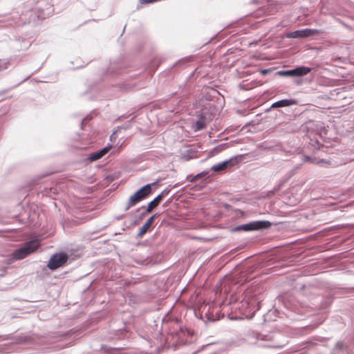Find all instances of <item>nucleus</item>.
I'll return each instance as SVG.
<instances>
[{
	"label": "nucleus",
	"instance_id": "32",
	"mask_svg": "<svg viewBox=\"0 0 354 354\" xmlns=\"http://www.w3.org/2000/svg\"><path fill=\"white\" fill-rule=\"evenodd\" d=\"M324 162V160L322 159L320 161H319L318 162Z\"/></svg>",
	"mask_w": 354,
	"mask_h": 354
},
{
	"label": "nucleus",
	"instance_id": "18",
	"mask_svg": "<svg viewBox=\"0 0 354 354\" xmlns=\"http://www.w3.org/2000/svg\"><path fill=\"white\" fill-rule=\"evenodd\" d=\"M302 29H300L288 32L286 37L287 38L302 39Z\"/></svg>",
	"mask_w": 354,
	"mask_h": 354
},
{
	"label": "nucleus",
	"instance_id": "11",
	"mask_svg": "<svg viewBox=\"0 0 354 354\" xmlns=\"http://www.w3.org/2000/svg\"><path fill=\"white\" fill-rule=\"evenodd\" d=\"M297 104L295 100L293 99H282L279 101H277L272 103L269 108V109L266 110V111H269L271 109H280L283 107H288Z\"/></svg>",
	"mask_w": 354,
	"mask_h": 354
},
{
	"label": "nucleus",
	"instance_id": "8",
	"mask_svg": "<svg viewBox=\"0 0 354 354\" xmlns=\"http://www.w3.org/2000/svg\"><path fill=\"white\" fill-rule=\"evenodd\" d=\"M68 259V256L65 252L54 254L49 259L47 267L50 270H55L64 266Z\"/></svg>",
	"mask_w": 354,
	"mask_h": 354
},
{
	"label": "nucleus",
	"instance_id": "4",
	"mask_svg": "<svg viewBox=\"0 0 354 354\" xmlns=\"http://www.w3.org/2000/svg\"><path fill=\"white\" fill-rule=\"evenodd\" d=\"M272 226L268 221H254L248 223L236 225L231 229V232H252L256 230H266Z\"/></svg>",
	"mask_w": 354,
	"mask_h": 354
},
{
	"label": "nucleus",
	"instance_id": "25",
	"mask_svg": "<svg viewBox=\"0 0 354 354\" xmlns=\"http://www.w3.org/2000/svg\"><path fill=\"white\" fill-rule=\"evenodd\" d=\"M8 63L3 60L0 59V71L7 68Z\"/></svg>",
	"mask_w": 354,
	"mask_h": 354
},
{
	"label": "nucleus",
	"instance_id": "3",
	"mask_svg": "<svg viewBox=\"0 0 354 354\" xmlns=\"http://www.w3.org/2000/svg\"><path fill=\"white\" fill-rule=\"evenodd\" d=\"M156 183H149L138 189L130 196L126 209H129L131 207L146 199L152 193V187L155 186Z\"/></svg>",
	"mask_w": 354,
	"mask_h": 354
},
{
	"label": "nucleus",
	"instance_id": "12",
	"mask_svg": "<svg viewBox=\"0 0 354 354\" xmlns=\"http://www.w3.org/2000/svg\"><path fill=\"white\" fill-rule=\"evenodd\" d=\"M37 18L39 19H44L51 15L53 12V6L50 5V3L46 2V8H42L41 7H38L37 8Z\"/></svg>",
	"mask_w": 354,
	"mask_h": 354
},
{
	"label": "nucleus",
	"instance_id": "14",
	"mask_svg": "<svg viewBox=\"0 0 354 354\" xmlns=\"http://www.w3.org/2000/svg\"><path fill=\"white\" fill-rule=\"evenodd\" d=\"M332 354H351L348 346H345L342 342H338L332 352Z\"/></svg>",
	"mask_w": 354,
	"mask_h": 354
},
{
	"label": "nucleus",
	"instance_id": "30",
	"mask_svg": "<svg viewBox=\"0 0 354 354\" xmlns=\"http://www.w3.org/2000/svg\"><path fill=\"white\" fill-rule=\"evenodd\" d=\"M310 159V158L309 156H306L304 157V160H305V161H308Z\"/></svg>",
	"mask_w": 354,
	"mask_h": 354
},
{
	"label": "nucleus",
	"instance_id": "20",
	"mask_svg": "<svg viewBox=\"0 0 354 354\" xmlns=\"http://www.w3.org/2000/svg\"><path fill=\"white\" fill-rule=\"evenodd\" d=\"M101 158V156L97 151L91 153L86 158L88 161L93 162Z\"/></svg>",
	"mask_w": 354,
	"mask_h": 354
},
{
	"label": "nucleus",
	"instance_id": "16",
	"mask_svg": "<svg viewBox=\"0 0 354 354\" xmlns=\"http://www.w3.org/2000/svg\"><path fill=\"white\" fill-rule=\"evenodd\" d=\"M208 174H209V170H205V171H203L194 176L188 175L187 176V179L189 182H194V181L201 179V178L207 177Z\"/></svg>",
	"mask_w": 354,
	"mask_h": 354
},
{
	"label": "nucleus",
	"instance_id": "15",
	"mask_svg": "<svg viewBox=\"0 0 354 354\" xmlns=\"http://www.w3.org/2000/svg\"><path fill=\"white\" fill-rule=\"evenodd\" d=\"M206 127V118L204 116L203 113H201L198 115V120L196 121L194 124L193 125V128L195 131H201L205 129Z\"/></svg>",
	"mask_w": 354,
	"mask_h": 354
},
{
	"label": "nucleus",
	"instance_id": "21",
	"mask_svg": "<svg viewBox=\"0 0 354 354\" xmlns=\"http://www.w3.org/2000/svg\"><path fill=\"white\" fill-rule=\"evenodd\" d=\"M333 302V298L330 297H326L321 304V308L324 309L328 308Z\"/></svg>",
	"mask_w": 354,
	"mask_h": 354
},
{
	"label": "nucleus",
	"instance_id": "31",
	"mask_svg": "<svg viewBox=\"0 0 354 354\" xmlns=\"http://www.w3.org/2000/svg\"><path fill=\"white\" fill-rule=\"evenodd\" d=\"M272 347H274V348H283V345H279V346H273Z\"/></svg>",
	"mask_w": 354,
	"mask_h": 354
},
{
	"label": "nucleus",
	"instance_id": "33",
	"mask_svg": "<svg viewBox=\"0 0 354 354\" xmlns=\"http://www.w3.org/2000/svg\"><path fill=\"white\" fill-rule=\"evenodd\" d=\"M113 178H114V177L112 176V177H111L112 181L113 180Z\"/></svg>",
	"mask_w": 354,
	"mask_h": 354
},
{
	"label": "nucleus",
	"instance_id": "23",
	"mask_svg": "<svg viewBox=\"0 0 354 354\" xmlns=\"http://www.w3.org/2000/svg\"><path fill=\"white\" fill-rule=\"evenodd\" d=\"M100 354H111V347L102 346L100 350Z\"/></svg>",
	"mask_w": 354,
	"mask_h": 354
},
{
	"label": "nucleus",
	"instance_id": "7",
	"mask_svg": "<svg viewBox=\"0 0 354 354\" xmlns=\"http://www.w3.org/2000/svg\"><path fill=\"white\" fill-rule=\"evenodd\" d=\"M241 160V156H235L230 159L222 161L216 165H214L211 167L209 170L213 171L214 172L220 173L222 172L227 169H229L233 166L236 165L239 163Z\"/></svg>",
	"mask_w": 354,
	"mask_h": 354
},
{
	"label": "nucleus",
	"instance_id": "1",
	"mask_svg": "<svg viewBox=\"0 0 354 354\" xmlns=\"http://www.w3.org/2000/svg\"><path fill=\"white\" fill-rule=\"evenodd\" d=\"M263 295L261 290L258 288H247L241 295L232 294L230 297V304H237L236 309H239L245 316L253 317L261 308Z\"/></svg>",
	"mask_w": 354,
	"mask_h": 354
},
{
	"label": "nucleus",
	"instance_id": "28",
	"mask_svg": "<svg viewBox=\"0 0 354 354\" xmlns=\"http://www.w3.org/2000/svg\"><path fill=\"white\" fill-rule=\"evenodd\" d=\"M179 332H180V333H185V330H184V328H181V327H180V328H179L178 331L174 332L175 335L178 336Z\"/></svg>",
	"mask_w": 354,
	"mask_h": 354
},
{
	"label": "nucleus",
	"instance_id": "26",
	"mask_svg": "<svg viewBox=\"0 0 354 354\" xmlns=\"http://www.w3.org/2000/svg\"><path fill=\"white\" fill-rule=\"evenodd\" d=\"M272 71V70L270 68H268V69H262L261 70V73L263 75H267L268 73H270Z\"/></svg>",
	"mask_w": 354,
	"mask_h": 354
},
{
	"label": "nucleus",
	"instance_id": "22",
	"mask_svg": "<svg viewBox=\"0 0 354 354\" xmlns=\"http://www.w3.org/2000/svg\"><path fill=\"white\" fill-rule=\"evenodd\" d=\"M110 149H111V145L107 144V145L105 147L97 151V152L100 153V155L101 156V158H102L109 151V150Z\"/></svg>",
	"mask_w": 354,
	"mask_h": 354
},
{
	"label": "nucleus",
	"instance_id": "34",
	"mask_svg": "<svg viewBox=\"0 0 354 354\" xmlns=\"http://www.w3.org/2000/svg\"><path fill=\"white\" fill-rule=\"evenodd\" d=\"M299 354H306L304 352L301 353H299Z\"/></svg>",
	"mask_w": 354,
	"mask_h": 354
},
{
	"label": "nucleus",
	"instance_id": "29",
	"mask_svg": "<svg viewBox=\"0 0 354 354\" xmlns=\"http://www.w3.org/2000/svg\"><path fill=\"white\" fill-rule=\"evenodd\" d=\"M86 121H87V118H85L82 119V122H81L82 126L84 125L86 123Z\"/></svg>",
	"mask_w": 354,
	"mask_h": 354
},
{
	"label": "nucleus",
	"instance_id": "9",
	"mask_svg": "<svg viewBox=\"0 0 354 354\" xmlns=\"http://www.w3.org/2000/svg\"><path fill=\"white\" fill-rule=\"evenodd\" d=\"M170 190L169 189H165L161 192L153 200L150 201L147 206H142V208L145 209V211L141 214L140 216H144L146 213L150 212L152 209L156 208L162 201V200L169 194Z\"/></svg>",
	"mask_w": 354,
	"mask_h": 354
},
{
	"label": "nucleus",
	"instance_id": "19",
	"mask_svg": "<svg viewBox=\"0 0 354 354\" xmlns=\"http://www.w3.org/2000/svg\"><path fill=\"white\" fill-rule=\"evenodd\" d=\"M115 131H112V147H111V149H112V155L114 154V153H118L120 152V149L123 146V143L124 142V141L120 145V146L119 147H118L117 146H113V136L115 135Z\"/></svg>",
	"mask_w": 354,
	"mask_h": 354
},
{
	"label": "nucleus",
	"instance_id": "13",
	"mask_svg": "<svg viewBox=\"0 0 354 354\" xmlns=\"http://www.w3.org/2000/svg\"><path fill=\"white\" fill-rule=\"evenodd\" d=\"M156 216L157 214H154L147 219L145 223L139 229V232L136 236V239L142 238L147 232V231L154 222Z\"/></svg>",
	"mask_w": 354,
	"mask_h": 354
},
{
	"label": "nucleus",
	"instance_id": "10",
	"mask_svg": "<svg viewBox=\"0 0 354 354\" xmlns=\"http://www.w3.org/2000/svg\"><path fill=\"white\" fill-rule=\"evenodd\" d=\"M322 127L313 120H309L301 125V130L307 133L320 134Z\"/></svg>",
	"mask_w": 354,
	"mask_h": 354
},
{
	"label": "nucleus",
	"instance_id": "6",
	"mask_svg": "<svg viewBox=\"0 0 354 354\" xmlns=\"http://www.w3.org/2000/svg\"><path fill=\"white\" fill-rule=\"evenodd\" d=\"M253 272V269L251 267H243L241 270H237L234 272L232 275V282L235 284L242 285L245 282L254 277L251 276Z\"/></svg>",
	"mask_w": 354,
	"mask_h": 354
},
{
	"label": "nucleus",
	"instance_id": "17",
	"mask_svg": "<svg viewBox=\"0 0 354 354\" xmlns=\"http://www.w3.org/2000/svg\"><path fill=\"white\" fill-rule=\"evenodd\" d=\"M319 31L316 29L305 28L302 29V39L317 35Z\"/></svg>",
	"mask_w": 354,
	"mask_h": 354
},
{
	"label": "nucleus",
	"instance_id": "5",
	"mask_svg": "<svg viewBox=\"0 0 354 354\" xmlns=\"http://www.w3.org/2000/svg\"><path fill=\"white\" fill-rule=\"evenodd\" d=\"M312 68L306 66H299L289 70H281L275 72L274 75L281 77H304L311 72Z\"/></svg>",
	"mask_w": 354,
	"mask_h": 354
},
{
	"label": "nucleus",
	"instance_id": "27",
	"mask_svg": "<svg viewBox=\"0 0 354 354\" xmlns=\"http://www.w3.org/2000/svg\"><path fill=\"white\" fill-rule=\"evenodd\" d=\"M111 354H120V351L118 348L112 347V353Z\"/></svg>",
	"mask_w": 354,
	"mask_h": 354
},
{
	"label": "nucleus",
	"instance_id": "2",
	"mask_svg": "<svg viewBox=\"0 0 354 354\" xmlns=\"http://www.w3.org/2000/svg\"><path fill=\"white\" fill-rule=\"evenodd\" d=\"M38 241L37 240H31L25 243L21 248L15 250L12 252L11 257L6 258L4 259L5 262L3 263V265L1 266V270L0 271V277L4 276L6 270L7 269V266L10 264L13 259H23L32 252H35L38 248Z\"/></svg>",
	"mask_w": 354,
	"mask_h": 354
},
{
	"label": "nucleus",
	"instance_id": "24",
	"mask_svg": "<svg viewBox=\"0 0 354 354\" xmlns=\"http://www.w3.org/2000/svg\"><path fill=\"white\" fill-rule=\"evenodd\" d=\"M227 146V143L221 144L220 145H218L216 147L214 150L216 151V152L221 151L223 149H224Z\"/></svg>",
	"mask_w": 354,
	"mask_h": 354
}]
</instances>
